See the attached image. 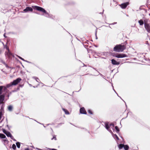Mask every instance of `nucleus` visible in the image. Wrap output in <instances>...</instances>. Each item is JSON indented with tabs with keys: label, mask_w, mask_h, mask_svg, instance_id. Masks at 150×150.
<instances>
[{
	"label": "nucleus",
	"mask_w": 150,
	"mask_h": 150,
	"mask_svg": "<svg viewBox=\"0 0 150 150\" xmlns=\"http://www.w3.org/2000/svg\"><path fill=\"white\" fill-rule=\"evenodd\" d=\"M25 150H29V149L28 148H27L25 149Z\"/></svg>",
	"instance_id": "c9c22d12"
},
{
	"label": "nucleus",
	"mask_w": 150,
	"mask_h": 150,
	"mask_svg": "<svg viewBox=\"0 0 150 150\" xmlns=\"http://www.w3.org/2000/svg\"><path fill=\"white\" fill-rule=\"evenodd\" d=\"M13 106L11 105H9L8 108V110L9 111H12L13 109Z\"/></svg>",
	"instance_id": "2eb2a0df"
},
{
	"label": "nucleus",
	"mask_w": 150,
	"mask_h": 150,
	"mask_svg": "<svg viewBox=\"0 0 150 150\" xmlns=\"http://www.w3.org/2000/svg\"><path fill=\"white\" fill-rule=\"evenodd\" d=\"M5 94H3L2 95L0 96V104H2L4 100Z\"/></svg>",
	"instance_id": "9d476101"
},
{
	"label": "nucleus",
	"mask_w": 150,
	"mask_h": 150,
	"mask_svg": "<svg viewBox=\"0 0 150 150\" xmlns=\"http://www.w3.org/2000/svg\"><path fill=\"white\" fill-rule=\"evenodd\" d=\"M126 16H128V15H126Z\"/></svg>",
	"instance_id": "ea45409f"
},
{
	"label": "nucleus",
	"mask_w": 150,
	"mask_h": 150,
	"mask_svg": "<svg viewBox=\"0 0 150 150\" xmlns=\"http://www.w3.org/2000/svg\"><path fill=\"white\" fill-rule=\"evenodd\" d=\"M115 128L117 131H118V132L119 131V129L117 126H115Z\"/></svg>",
	"instance_id": "c756f323"
},
{
	"label": "nucleus",
	"mask_w": 150,
	"mask_h": 150,
	"mask_svg": "<svg viewBox=\"0 0 150 150\" xmlns=\"http://www.w3.org/2000/svg\"><path fill=\"white\" fill-rule=\"evenodd\" d=\"M4 37L5 38L6 37L5 35V33L4 35Z\"/></svg>",
	"instance_id": "f704fd0d"
},
{
	"label": "nucleus",
	"mask_w": 150,
	"mask_h": 150,
	"mask_svg": "<svg viewBox=\"0 0 150 150\" xmlns=\"http://www.w3.org/2000/svg\"><path fill=\"white\" fill-rule=\"evenodd\" d=\"M111 62L112 64L113 65H117L118 64V62L114 59H112L111 60Z\"/></svg>",
	"instance_id": "4468645a"
},
{
	"label": "nucleus",
	"mask_w": 150,
	"mask_h": 150,
	"mask_svg": "<svg viewBox=\"0 0 150 150\" xmlns=\"http://www.w3.org/2000/svg\"><path fill=\"white\" fill-rule=\"evenodd\" d=\"M9 97V95H8V97Z\"/></svg>",
	"instance_id": "58836bf2"
},
{
	"label": "nucleus",
	"mask_w": 150,
	"mask_h": 150,
	"mask_svg": "<svg viewBox=\"0 0 150 150\" xmlns=\"http://www.w3.org/2000/svg\"><path fill=\"white\" fill-rule=\"evenodd\" d=\"M114 56L117 58H122L126 57L127 56L126 54H115Z\"/></svg>",
	"instance_id": "39448f33"
},
{
	"label": "nucleus",
	"mask_w": 150,
	"mask_h": 150,
	"mask_svg": "<svg viewBox=\"0 0 150 150\" xmlns=\"http://www.w3.org/2000/svg\"><path fill=\"white\" fill-rule=\"evenodd\" d=\"M2 116V115H1V114H0V119H1Z\"/></svg>",
	"instance_id": "72a5a7b5"
},
{
	"label": "nucleus",
	"mask_w": 150,
	"mask_h": 150,
	"mask_svg": "<svg viewBox=\"0 0 150 150\" xmlns=\"http://www.w3.org/2000/svg\"><path fill=\"white\" fill-rule=\"evenodd\" d=\"M5 55L6 57L8 58L9 59H11L12 57H14V55L11 53L10 51H6L5 52Z\"/></svg>",
	"instance_id": "20e7f679"
},
{
	"label": "nucleus",
	"mask_w": 150,
	"mask_h": 150,
	"mask_svg": "<svg viewBox=\"0 0 150 150\" xmlns=\"http://www.w3.org/2000/svg\"><path fill=\"white\" fill-rule=\"evenodd\" d=\"M33 78L35 79L37 82H39V79L37 77H33Z\"/></svg>",
	"instance_id": "393cba45"
},
{
	"label": "nucleus",
	"mask_w": 150,
	"mask_h": 150,
	"mask_svg": "<svg viewBox=\"0 0 150 150\" xmlns=\"http://www.w3.org/2000/svg\"><path fill=\"white\" fill-rule=\"evenodd\" d=\"M21 80V79L20 78H18L15 80H14L12 83L13 85H16Z\"/></svg>",
	"instance_id": "423d86ee"
},
{
	"label": "nucleus",
	"mask_w": 150,
	"mask_h": 150,
	"mask_svg": "<svg viewBox=\"0 0 150 150\" xmlns=\"http://www.w3.org/2000/svg\"><path fill=\"white\" fill-rule=\"evenodd\" d=\"M51 150H57L55 149H51Z\"/></svg>",
	"instance_id": "e433bc0d"
},
{
	"label": "nucleus",
	"mask_w": 150,
	"mask_h": 150,
	"mask_svg": "<svg viewBox=\"0 0 150 150\" xmlns=\"http://www.w3.org/2000/svg\"><path fill=\"white\" fill-rule=\"evenodd\" d=\"M138 22L140 25H142L144 24L143 21L142 20H140Z\"/></svg>",
	"instance_id": "6ab92c4d"
},
{
	"label": "nucleus",
	"mask_w": 150,
	"mask_h": 150,
	"mask_svg": "<svg viewBox=\"0 0 150 150\" xmlns=\"http://www.w3.org/2000/svg\"><path fill=\"white\" fill-rule=\"evenodd\" d=\"M4 88V90L6 89V88L5 86H0V96L2 95V89Z\"/></svg>",
	"instance_id": "f8f14e48"
},
{
	"label": "nucleus",
	"mask_w": 150,
	"mask_h": 150,
	"mask_svg": "<svg viewBox=\"0 0 150 150\" xmlns=\"http://www.w3.org/2000/svg\"><path fill=\"white\" fill-rule=\"evenodd\" d=\"M16 146L18 148H20V144L19 142H17L16 143Z\"/></svg>",
	"instance_id": "b1692460"
},
{
	"label": "nucleus",
	"mask_w": 150,
	"mask_h": 150,
	"mask_svg": "<svg viewBox=\"0 0 150 150\" xmlns=\"http://www.w3.org/2000/svg\"><path fill=\"white\" fill-rule=\"evenodd\" d=\"M80 112L81 113L83 114H86V112L84 108H82L80 109Z\"/></svg>",
	"instance_id": "ddd939ff"
},
{
	"label": "nucleus",
	"mask_w": 150,
	"mask_h": 150,
	"mask_svg": "<svg viewBox=\"0 0 150 150\" xmlns=\"http://www.w3.org/2000/svg\"><path fill=\"white\" fill-rule=\"evenodd\" d=\"M88 112L91 114H93V113H92V111L90 110H88Z\"/></svg>",
	"instance_id": "c85d7f7f"
},
{
	"label": "nucleus",
	"mask_w": 150,
	"mask_h": 150,
	"mask_svg": "<svg viewBox=\"0 0 150 150\" xmlns=\"http://www.w3.org/2000/svg\"><path fill=\"white\" fill-rule=\"evenodd\" d=\"M33 11V9L32 8L30 7H27L23 10L25 12H27L29 11Z\"/></svg>",
	"instance_id": "9b49d317"
},
{
	"label": "nucleus",
	"mask_w": 150,
	"mask_h": 150,
	"mask_svg": "<svg viewBox=\"0 0 150 150\" xmlns=\"http://www.w3.org/2000/svg\"><path fill=\"white\" fill-rule=\"evenodd\" d=\"M144 27L147 31L150 33V25L147 23H145Z\"/></svg>",
	"instance_id": "0eeeda50"
},
{
	"label": "nucleus",
	"mask_w": 150,
	"mask_h": 150,
	"mask_svg": "<svg viewBox=\"0 0 150 150\" xmlns=\"http://www.w3.org/2000/svg\"><path fill=\"white\" fill-rule=\"evenodd\" d=\"M123 147L124 148L125 150H128L129 148L128 146L126 145H124Z\"/></svg>",
	"instance_id": "a211bd4d"
},
{
	"label": "nucleus",
	"mask_w": 150,
	"mask_h": 150,
	"mask_svg": "<svg viewBox=\"0 0 150 150\" xmlns=\"http://www.w3.org/2000/svg\"><path fill=\"white\" fill-rule=\"evenodd\" d=\"M105 126L106 128L109 132H112L111 130L110 129V128L111 127L112 129H113L114 127V125L113 124H110L109 125L108 123H105Z\"/></svg>",
	"instance_id": "7ed1b4c3"
},
{
	"label": "nucleus",
	"mask_w": 150,
	"mask_h": 150,
	"mask_svg": "<svg viewBox=\"0 0 150 150\" xmlns=\"http://www.w3.org/2000/svg\"><path fill=\"white\" fill-rule=\"evenodd\" d=\"M103 58L105 59L106 58Z\"/></svg>",
	"instance_id": "79ce46f5"
},
{
	"label": "nucleus",
	"mask_w": 150,
	"mask_h": 150,
	"mask_svg": "<svg viewBox=\"0 0 150 150\" xmlns=\"http://www.w3.org/2000/svg\"><path fill=\"white\" fill-rule=\"evenodd\" d=\"M133 63H137V62H133Z\"/></svg>",
	"instance_id": "4c0bfd02"
},
{
	"label": "nucleus",
	"mask_w": 150,
	"mask_h": 150,
	"mask_svg": "<svg viewBox=\"0 0 150 150\" xmlns=\"http://www.w3.org/2000/svg\"><path fill=\"white\" fill-rule=\"evenodd\" d=\"M124 146V144H120L118 146V147L119 149H122Z\"/></svg>",
	"instance_id": "412c9836"
},
{
	"label": "nucleus",
	"mask_w": 150,
	"mask_h": 150,
	"mask_svg": "<svg viewBox=\"0 0 150 150\" xmlns=\"http://www.w3.org/2000/svg\"><path fill=\"white\" fill-rule=\"evenodd\" d=\"M6 134V135L8 137H10L11 138L13 139V140L14 141H16V140L14 139L12 135L11 134V133L8 132Z\"/></svg>",
	"instance_id": "1a4fd4ad"
},
{
	"label": "nucleus",
	"mask_w": 150,
	"mask_h": 150,
	"mask_svg": "<svg viewBox=\"0 0 150 150\" xmlns=\"http://www.w3.org/2000/svg\"><path fill=\"white\" fill-rule=\"evenodd\" d=\"M129 4V3L128 2H127L121 4L120 5V6L122 8L124 9L127 7V6Z\"/></svg>",
	"instance_id": "6e6552de"
},
{
	"label": "nucleus",
	"mask_w": 150,
	"mask_h": 150,
	"mask_svg": "<svg viewBox=\"0 0 150 150\" xmlns=\"http://www.w3.org/2000/svg\"><path fill=\"white\" fill-rule=\"evenodd\" d=\"M4 112V109H3V108L1 107V109L0 110V114H1V115H2L3 114Z\"/></svg>",
	"instance_id": "aec40b11"
},
{
	"label": "nucleus",
	"mask_w": 150,
	"mask_h": 150,
	"mask_svg": "<svg viewBox=\"0 0 150 150\" xmlns=\"http://www.w3.org/2000/svg\"><path fill=\"white\" fill-rule=\"evenodd\" d=\"M12 148L14 150H15L16 149V146L15 144H13L12 146Z\"/></svg>",
	"instance_id": "a878e982"
},
{
	"label": "nucleus",
	"mask_w": 150,
	"mask_h": 150,
	"mask_svg": "<svg viewBox=\"0 0 150 150\" xmlns=\"http://www.w3.org/2000/svg\"><path fill=\"white\" fill-rule=\"evenodd\" d=\"M35 7L37 10L38 11H41L43 13H45V16L47 17H50V15L48 14V13L47 12H46L45 10L43 8L37 6H35Z\"/></svg>",
	"instance_id": "f03ea898"
},
{
	"label": "nucleus",
	"mask_w": 150,
	"mask_h": 150,
	"mask_svg": "<svg viewBox=\"0 0 150 150\" xmlns=\"http://www.w3.org/2000/svg\"><path fill=\"white\" fill-rule=\"evenodd\" d=\"M96 33H97V32H96V39H97V36H96Z\"/></svg>",
	"instance_id": "2f4dec72"
},
{
	"label": "nucleus",
	"mask_w": 150,
	"mask_h": 150,
	"mask_svg": "<svg viewBox=\"0 0 150 150\" xmlns=\"http://www.w3.org/2000/svg\"><path fill=\"white\" fill-rule=\"evenodd\" d=\"M63 110H64V111L65 112V113L66 114H69L68 111L67 110L65 109H63Z\"/></svg>",
	"instance_id": "4be33fe9"
},
{
	"label": "nucleus",
	"mask_w": 150,
	"mask_h": 150,
	"mask_svg": "<svg viewBox=\"0 0 150 150\" xmlns=\"http://www.w3.org/2000/svg\"><path fill=\"white\" fill-rule=\"evenodd\" d=\"M53 139H54L55 140H56V137H54L53 138H52L51 139H52V140Z\"/></svg>",
	"instance_id": "473e14b6"
},
{
	"label": "nucleus",
	"mask_w": 150,
	"mask_h": 150,
	"mask_svg": "<svg viewBox=\"0 0 150 150\" xmlns=\"http://www.w3.org/2000/svg\"><path fill=\"white\" fill-rule=\"evenodd\" d=\"M13 86V85L12 84V82H11L10 83L7 84L6 85V86H5V87L6 88V89L7 88L10 87L11 86Z\"/></svg>",
	"instance_id": "dca6fc26"
},
{
	"label": "nucleus",
	"mask_w": 150,
	"mask_h": 150,
	"mask_svg": "<svg viewBox=\"0 0 150 150\" xmlns=\"http://www.w3.org/2000/svg\"><path fill=\"white\" fill-rule=\"evenodd\" d=\"M0 137L2 139H4L6 137L4 134L0 133Z\"/></svg>",
	"instance_id": "f3484780"
},
{
	"label": "nucleus",
	"mask_w": 150,
	"mask_h": 150,
	"mask_svg": "<svg viewBox=\"0 0 150 150\" xmlns=\"http://www.w3.org/2000/svg\"><path fill=\"white\" fill-rule=\"evenodd\" d=\"M126 48L125 45L122 44L117 45L114 48L113 50L114 51L120 52H122Z\"/></svg>",
	"instance_id": "f257e3e1"
},
{
	"label": "nucleus",
	"mask_w": 150,
	"mask_h": 150,
	"mask_svg": "<svg viewBox=\"0 0 150 150\" xmlns=\"http://www.w3.org/2000/svg\"><path fill=\"white\" fill-rule=\"evenodd\" d=\"M134 59H136V58H134Z\"/></svg>",
	"instance_id": "a19ab883"
},
{
	"label": "nucleus",
	"mask_w": 150,
	"mask_h": 150,
	"mask_svg": "<svg viewBox=\"0 0 150 150\" xmlns=\"http://www.w3.org/2000/svg\"><path fill=\"white\" fill-rule=\"evenodd\" d=\"M17 56L19 58H20V59H22V60H23V61H25L24 59L23 58H22L21 57H20L19 56H18V55H17Z\"/></svg>",
	"instance_id": "7c9ffc66"
},
{
	"label": "nucleus",
	"mask_w": 150,
	"mask_h": 150,
	"mask_svg": "<svg viewBox=\"0 0 150 150\" xmlns=\"http://www.w3.org/2000/svg\"><path fill=\"white\" fill-rule=\"evenodd\" d=\"M2 131L3 132L6 134L8 132L6 131L5 129H3Z\"/></svg>",
	"instance_id": "bb28decb"
},
{
	"label": "nucleus",
	"mask_w": 150,
	"mask_h": 150,
	"mask_svg": "<svg viewBox=\"0 0 150 150\" xmlns=\"http://www.w3.org/2000/svg\"><path fill=\"white\" fill-rule=\"evenodd\" d=\"M4 48H6V49L7 50L6 51H8V52L10 51L9 50V48L6 45V46L5 47H4Z\"/></svg>",
	"instance_id": "cd10ccee"
},
{
	"label": "nucleus",
	"mask_w": 150,
	"mask_h": 150,
	"mask_svg": "<svg viewBox=\"0 0 150 150\" xmlns=\"http://www.w3.org/2000/svg\"><path fill=\"white\" fill-rule=\"evenodd\" d=\"M113 136L115 139L116 138L117 140L119 139V138H118V137H117V135H116V134H113Z\"/></svg>",
	"instance_id": "5701e85b"
}]
</instances>
